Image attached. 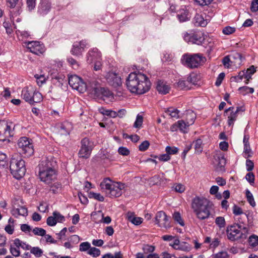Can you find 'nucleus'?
<instances>
[{
  "mask_svg": "<svg viewBox=\"0 0 258 258\" xmlns=\"http://www.w3.org/2000/svg\"><path fill=\"white\" fill-rule=\"evenodd\" d=\"M21 97L26 102L30 104L39 103L43 99L41 94L32 86L24 87L22 90Z\"/></svg>",
  "mask_w": 258,
  "mask_h": 258,
  "instance_id": "nucleus-6",
  "label": "nucleus"
},
{
  "mask_svg": "<svg viewBox=\"0 0 258 258\" xmlns=\"http://www.w3.org/2000/svg\"><path fill=\"white\" fill-rule=\"evenodd\" d=\"M55 165L56 162L52 159H46L41 161L39 164L38 176L41 181L49 185L56 179Z\"/></svg>",
  "mask_w": 258,
  "mask_h": 258,
  "instance_id": "nucleus-3",
  "label": "nucleus"
},
{
  "mask_svg": "<svg viewBox=\"0 0 258 258\" xmlns=\"http://www.w3.org/2000/svg\"><path fill=\"white\" fill-rule=\"evenodd\" d=\"M190 249V247L189 244L186 242L180 243L179 246L177 248V250H181L184 251H188Z\"/></svg>",
  "mask_w": 258,
  "mask_h": 258,
  "instance_id": "nucleus-50",
  "label": "nucleus"
},
{
  "mask_svg": "<svg viewBox=\"0 0 258 258\" xmlns=\"http://www.w3.org/2000/svg\"><path fill=\"white\" fill-rule=\"evenodd\" d=\"M118 152L120 155L127 156L130 154V150L126 147H120L118 148Z\"/></svg>",
  "mask_w": 258,
  "mask_h": 258,
  "instance_id": "nucleus-59",
  "label": "nucleus"
},
{
  "mask_svg": "<svg viewBox=\"0 0 258 258\" xmlns=\"http://www.w3.org/2000/svg\"><path fill=\"white\" fill-rule=\"evenodd\" d=\"M88 253L94 257H97L100 254V250L96 247H90Z\"/></svg>",
  "mask_w": 258,
  "mask_h": 258,
  "instance_id": "nucleus-47",
  "label": "nucleus"
},
{
  "mask_svg": "<svg viewBox=\"0 0 258 258\" xmlns=\"http://www.w3.org/2000/svg\"><path fill=\"white\" fill-rule=\"evenodd\" d=\"M10 169L13 177L16 178V159L13 157L10 162Z\"/></svg>",
  "mask_w": 258,
  "mask_h": 258,
  "instance_id": "nucleus-32",
  "label": "nucleus"
},
{
  "mask_svg": "<svg viewBox=\"0 0 258 258\" xmlns=\"http://www.w3.org/2000/svg\"><path fill=\"white\" fill-rule=\"evenodd\" d=\"M26 171L25 161L21 159L17 162V180L21 179Z\"/></svg>",
  "mask_w": 258,
  "mask_h": 258,
  "instance_id": "nucleus-23",
  "label": "nucleus"
},
{
  "mask_svg": "<svg viewBox=\"0 0 258 258\" xmlns=\"http://www.w3.org/2000/svg\"><path fill=\"white\" fill-rule=\"evenodd\" d=\"M155 223L160 227L166 229L171 227L169 218L165 213L163 211L157 213L155 217Z\"/></svg>",
  "mask_w": 258,
  "mask_h": 258,
  "instance_id": "nucleus-14",
  "label": "nucleus"
},
{
  "mask_svg": "<svg viewBox=\"0 0 258 258\" xmlns=\"http://www.w3.org/2000/svg\"><path fill=\"white\" fill-rule=\"evenodd\" d=\"M91 245L88 242H84L80 244L79 250L81 251H86L90 249Z\"/></svg>",
  "mask_w": 258,
  "mask_h": 258,
  "instance_id": "nucleus-48",
  "label": "nucleus"
},
{
  "mask_svg": "<svg viewBox=\"0 0 258 258\" xmlns=\"http://www.w3.org/2000/svg\"><path fill=\"white\" fill-rule=\"evenodd\" d=\"M177 123L178 125V128L181 132L184 133H187V127L189 126L187 125V123L185 122L182 120H180L177 121Z\"/></svg>",
  "mask_w": 258,
  "mask_h": 258,
  "instance_id": "nucleus-37",
  "label": "nucleus"
},
{
  "mask_svg": "<svg viewBox=\"0 0 258 258\" xmlns=\"http://www.w3.org/2000/svg\"><path fill=\"white\" fill-rule=\"evenodd\" d=\"M165 113L167 115L170 116L171 118H178L179 117V111L173 107H169L165 110Z\"/></svg>",
  "mask_w": 258,
  "mask_h": 258,
  "instance_id": "nucleus-28",
  "label": "nucleus"
},
{
  "mask_svg": "<svg viewBox=\"0 0 258 258\" xmlns=\"http://www.w3.org/2000/svg\"><path fill=\"white\" fill-rule=\"evenodd\" d=\"M150 145V143L148 141H145L142 142L139 146V150L141 151H145L148 149Z\"/></svg>",
  "mask_w": 258,
  "mask_h": 258,
  "instance_id": "nucleus-57",
  "label": "nucleus"
},
{
  "mask_svg": "<svg viewBox=\"0 0 258 258\" xmlns=\"http://www.w3.org/2000/svg\"><path fill=\"white\" fill-rule=\"evenodd\" d=\"M47 224L50 226H53L56 224V220L55 219L54 216H49L47 218L46 220Z\"/></svg>",
  "mask_w": 258,
  "mask_h": 258,
  "instance_id": "nucleus-61",
  "label": "nucleus"
},
{
  "mask_svg": "<svg viewBox=\"0 0 258 258\" xmlns=\"http://www.w3.org/2000/svg\"><path fill=\"white\" fill-rule=\"evenodd\" d=\"M234 109V107H230L225 111V115L228 116V123L229 125L233 124L237 118V113L239 110V107H237L235 111L233 110Z\"/></svg>",
  "mask_w": 258,
  "mask_h": 258,
  "instance_id": "nucleus-19",
  "label": "nucleus"
},
{
  "mask_svg": "<svg viewBox=\"0 0 258 258\" xmlns=\"http://www.w3.org/2000/svg\"><path fill=\"white\" fill-rule=\"evenodd\" d=\"M156 88L159 93L162 94H166L169 93L170 89V87L165 82L162 81L158 82Z\"/></svg>",
  "mask_w": 258,
  "mask_h": 258,
  "instance_id": "nucleus-26",
  "label": "nucleus"
},
{
  "mask_svg": "<svg viewBox=\"0 0 258 258\" xmlns=\"http://www.w3.org/2000/svg\"><path fill=\"white\" fill-rule=\"evenodd\" d=\"M195 152L198 154H200L203 151V142L201 139H198L193 142Z\"/></svg>",
  "mask_w": 258,
  "mask_h": 258,
  "instance_id": "nucleus-31",
  "label": "nucleus"
},
{
  "mask_svg": "<svg viewBox=\"0 0 258 258\" xmlns=\"http://www.w3.org/2000/svg\"><path fill=\"white\" fill-rule=\"evenodd\" d=\"M248 242L250 246H256L258 245V236L255 235L250 236L248 239Z\"/></svg>",
  "mask_w": 258,
  "mask_h": 258,
  "instance_id": "nucleus-41",
  "label": "nucleus"
},
{
  "mask_svg": "<svg viewBox=\"0 0 258 258\" xmlns=\"http://www.w3.org/2000/svg\"><path fill=\"white\" fill-rule=\"evenodd\" d=\"M250 10L252 12L258 11V0H253L251 4Z\"/></svg>",
  "mask_w": 258,
  "mask_h": 258,
  "instance_id": "nucleus-64",
  "label": "nucleus"
},
{
  "mask_svg": "<svg viewBox=\"0 0 258 258\" xmlns=\"http://www.w3.org/2000/svg\"><path fill=\"white\" fill-rule=\"evenodd\" d=\"M34 78L38 86H41L45 83L47 79L46 77L43 74H35Z\"/></svg>",
  "mask_w": 258,
  "mask_h": 258,
  "instance_id": "nucleus-33",
  "label": "nucleus"
},
{
  "mask_svg": "<svg viewBox=\"0 0 258 258\" xmlns=\"http://www.w3.org/2000/svg\"><path fill=\"white\" fill-rule=\"evenodd\" d=\"M17 214L23 216H26L28 215L27 209L23 206L17 208Z\"/></svg>",
  "mask_w": 258,
  "mask_h": 258,
  "instance_id": "nucleus-51",
  "label": "nucleus"
},
{
  "mask_svg": "<svg viewBox=\"0 0 258 258\" xmlns=\"http://www.w3.org/2000/svg\"><path fill=\"white\" fill-rule=\"evenodd\" d=\"M92 79L88 81L87 84L84 83L82 79L78 76L71 75L68 78V83L70 86L74 89L77 90L80 93H83L87 90H88V86L89 82Z\"/></svg>",
  "mask_w": 258,
  "mask_h": 258,
  "instance_id": "nucleus-9",
  "label": "nucleus"
},
{
  "mask_svg": "<svg viewBox=\"0 0 258 258\" xmlns=\"http://www.w3.org/2000/svg\"><path fill=\"white\" fill-rule=\"evenodd\" d=\"M88 91L106 103L112 101L114 99L113 93L108 89L101 87L99 82L95 79H92L89 82Z\"/></svg>",
  "mask_w": 258,
  "mask_h": 258,
  "instance_id": "nucleus-5",
  "label": "nucleus"
},
{
  "mask_svg": "<svg viewBox=\"0 0 258 258\" xmlns=\"http://www.w3.org/2000/svg\"><path fill=\"white\" fill-rule=\"evenodd\" d=\"M241 226L238 224H233L227 227L226 233L228 239L235 241L242 237L243 233L240 231Z\"/></svg>",
  "mask_w": 258,
  "mask_h": 258,
  "instance_id": "nucleus-11",
  "label": "nucleus"
},
{
  "mask_svg": "<svg viewBox=\"0 0 258 258\" xmlns=\"http://www.w3.org/2000/svg\"><path fill=\"white\" fill-rule=\"evenodd\" d=\"M190 17V15L187 10L181 9L177 12V18L181 23L189 21Z\"/></svg>",
  "mask_w": 258,
  "mask_h": 258,
  "instance_id": "nucleus-22",
  "label": "nucleus"
},
{
  "mask_svg": "<svg viewBox=\"0 0 258 258\" xmlns=\"http://www.w3.org/2000/svg\"><path fill=\"white\" fill-rule=\"evenodd\" d=\"M30 253L33 254L36 257H40L43 254V250L38 247H33L30 248Z\"/></svg>",
  "mask_w": 258,
  "mask_h": 258,
  "instance_id": "nucleus-38",
  "label": "nucleus"
},
{
  "mask_svg": "<svg viewBox=\"0 0 258 258\" xmlns=\"http://www.w3.org/2000/svg\"><path fill=\"white\" fill-rule=\"evenodd\" d=\"M17 144L18 146L17 151L24 157H28L33 154V146L28 138L25 137L21 138Z\"/></svg>",
  "mask_w": 258,
  "mask_h": 258,
  "instance_id": "nucleus-8",
  "label": "nucleus"
},
{
  "mask_svg": "<svg viewBox=\"0 0 258 258\" xmlns=\"http://www.w3.org/2000/svg\"><path fill=\"white\" fill-rule=\"evenodd\" d=\"M238 90L240 92V93L243 95H245L247 93L252 94L254 92V89L253 88L249 87L247 86H243L239 87Z\"/></svg>",
  "mask_w": 258,
  "mask_h": 258,
  "instance_id": "nucleus-36",
  "label": "nucleus"
},
{
  "mask_svg": "<svg viewBox=\"0 0 258 258\" xmlns=\"http://www.w3.org/2000/svg\"><path fill=\"white\" fill-rule=\"evenodd\" d=\"M183 37L185 41L197 45L202 44L205 40L203 34L201 32H195L192 33L185 32Z\"/></svg>",
  "mask_w": 258,
  "mask_h": 258,
  "instance_id": "nucleus-12",
  "label": "nucleus"
},
{
  "mask_svg": "<svg viewBox=\"0 0 258 258\" xmlns=\"http://www.w3.org/2000/svg\"><path fill=\"white\" fill-rule=\"evenodd\" d=\"M165 151L169 155H174L178 153V149L175 147L167 146Z\"/></svg>",
  "mask_w": 258,
  "mask_h": 258,
  "instance_id": "nucleus-46",
  "label": "nucleus"
},
{
  "mask_svg": "<svg viewBox=\"0 0 258 258\" xmlns=\"http://www.w3.org/2000/svg\"><path fill=\"white\" fill-rule=\"evenodd\" d=\"M58 133L62 136H67L69 135L71 131L73 128L72 124L68 121L62 123H59L56 125Z\"/></svg>",
  "mask_w": 258,
  "mask_h": 258,
  "instance_id": "nucleus-17",
  "label": "nucleus"
},
{
  "mask_svg": "<svg viewBox=\"0 0 258 258\" xmlns=\"http://www.w3.org/2000/svg\"><path fill=\"white\" fill-rule=\"evenodd\" d=\"M81 144V148L79 152V157L85 159L89 158L93 148V143L85 138L82 140Z\"/></svg>",
  "mask_w": 258,
  "mask_h": 258,
  "instance_id": "nucleus-10",
  "label": "nucleus"
},
{
  "mask_svg": "<svg viewBox=\"0 0 258 258\" xmlns=\"http://www.w3.org/2000/svg\"><path fill=\"white\" fill-rule=\"evenodd\" d=\"M175 190L179 193H182L185 190V187L180 183L174 184L173 186Z\"/></svg>",
  "mask_w": 258,
  "mask_h": 258,
  "instance_id": "nucleus-62",
  "label": "nucleus"
},
{
  "mask_svg": "<svg viewBox=\"0 0 258 258\" xmlns=\"http://www.w3.org/2000/svg\"><path fill=\"white\" fill-rule=\"evenodd\" d=\"M106 80L110 85L114 88L119 87L122 85L120 76L115 73H108L106 75Z\"/></svg>",
  "mask_w": 258,
  "mask_h": 258,
  "instance_id": "nucleus-16",
  "label": "nucleus"
},
{
  "mask_svg": "<svg viewBox=\"0 0 258 258\" xmlns=\"http://www.w3.org/2000/svg\"><path fill=\"white\" fill-rule=\"evenodd\" d=\"M61 188V184L58 182H55L50 186V191L53 194H56L60 191Z\"/></svg>",
  "mask_w": 258,
  "mask_h": 258,
  "instance_id": "nucleus-42",
  "label": "nucleus"
},
{
  "mask_svg": "<svg viewBox=\"0 0 258 258\" xmlns=\"http://www.w3.org/2000/svg\"><path fill=\"white\" fill-rule=\"evenodd\" d=\"M30 248L31 246L29 244L17 239V256L21 255L24 257H30V253L29 252L25 251L22 253V249L25 251L30 249Z\"/></svg>",
  "mask_w": 258,
  "mask_h": 258,
  "instance_id": "nucleus-18",
  "label": "nucleus"
},
{
  "mask_svg": "<svg viewBox=\"0 0 258 258\" xmlns=\"http://www.w3.org/2000/svg\"><path fill=\"white\" fill-rule=\"evenodd\" d=\"M191 208L198 219L203 220L208 219L214 211V204L204 198L196 197L192 199Z\"/></svg>",
  "mask_w": 258,
  "mask_h": 258,
  "instance_id": "nucleus-2",
  "label": "nucleus"
},
{
  "mask_svg": "<svg viewBox=\"0 0 258 258\" xmlns=\"http://www.w3.org/2000/svg\"><path fill=\"white\" fill-rule=\"evenodd\" d=\"M51 8V4L48 0H41L38 6V12L44 15L48 13Z\"/></svg>",
  "mask_w": 258,
  "mask_h": 258,
  "instance_id": "nucleus-21",
  "label": "nucleus"
},
{
  "mask_svg": "<svg viewBox=\"0 0 258 258\" xmlns=\"http://www.w3.org/2000/svg\"><path fill=\"white\" fill-rule=\"evenodd\" d=\"M173 218L177 223L180 224L181 226H183L184 223L182 220L181 215L179 212H174L173 214Z\"/></svg>",
  "mask_w": 258,
  "mask_h": 258,
  "instance_id": "nucleus-39",
  "label": "nucleus"
},
{
  "mask_svg": "<svg viewBox=\"0 0 258 258\" xmlns=\"http://www.w3.org/2000/svg\"><path fill=\"white\" fill-rule=\"evenodd\" d=\"M143 122V117L142 115L138 114L134 124V127L135 128H140L142 126Z\"/></svg>",
  "mask_w": 258,
  "mask_h": 258,
  "instance_id": "nucleus-40",
  "label": "nucleus"
},
{
  "mask_svg": "<svg viewBox=\"0 0 258 258\" xmlns=\"http://www.w3.org/2000/svg\"><path fill=\"white\" fill-rule=\"evenodd\" d=\"M192 82V76L190 75L187 78V81L182 79L179 80L175 84V87L179 89H188L189 83Z\"/></svg>",
  "mask_w": 258,
  "mask_h": 258,
  "instance_id": "nucleus-24",
  "label": "nucleus"
},
{
  "mask_svg": "<svg viewBox=\"0 0 258 258\" xmlns=\"http://www.w3.org/2000/svg\"><path fill=\"white\" fill-rule=\"evenodd\" d=\"M3 26L6 29V32L8 34L11 35L13 33V30L12 29L11 24L9 22L6 21L4 22L3 23Z\"/></svg>",
  "mask_w": 258,
  "mask_h": 258,
  "instance_id": "nucleus-60",
  "label": "nucleus"
},
{
  "mask_svg": "<svg viewBox=\"0 0 258 258\" xmlns=\"http://www.w3.org/2000/svg\"><path fill=\"white\" fill-rule=\"evenodd\" d=\"M89 197L94 198L100 202H103L104 200V198L101 194L94 192H90L89 194Z\"/></svg>",
  "mask_w": 258,
  "mask_h": 258,
  "instance_id": "nucleus-43",
  "label": "nucleus"
},
{
  "mask_svg": "<svg viewBox=\"0 0 258 258\" xmlns=\"http://www.w3.org/2000/svg\"><path fill=\"white\" fill-rule=\"evenodd\" d=\"M144 253H148L153 252L155 250V247L148 244L144 245L142 248Z\"/></svg>",
  "mask_w": 258,
  "mask_h": 258,
  "instance_id": "nucleus-52",
  "label": "nucleus"
},
{
  "mask_svg": "<svg viewBox=\"0 0 258 258\" xmlns=\"http://www.w3.org/2000/svg\"><path fill=\"white\" fill-rule=\"evenodd\" d=\"M206 60L205 57L200 53L183 54L181 58L182 64L190 69L198 68L202 61Z\"/></svg>",
  "mask_w": 258,
  "mask_h": 258,
  "instance_id": "nucleus-7",
  "label": "nucleus"
},
{
  "mask_svg": "<svg viewBox=\"0 0 258 258\" xmlns=\"http://www.w3.org/2000/svg\"><path fill=\"white\" fill-rule=\"evenodd\" d=\"M51 80L53 84L57 86H61L66 81L64 80L65 76L61 74H51Z\"/></svg>",
  "mask_w": 258,
  "mask_h": 258,
  "instance_id": "nucleus-25",
  "label": "nucleus"
},
{
  "mask_svg": "<svg viewBox=\"0 0 258 258\" xmlns=\"http://www.w3.org/2000/svg\"><path fill=\"white\" fill-rule=\"evenodd\" d=\"M247 181L251 184L253 185L254 182V175L252 172H248L245 176Z\"/></svg>",
  "mask_w": 258,
  "mask_h": 258,
  "instance_id": "nucleus-56",
  "label": "nucleus"
},
{
  "mask_svg": "<svg viewBox=\"0 0 258 258\" xmlns=\"http://www.w3.org/2000/svg\"><path fill=\"white\" fill-rule=\"evenodd\" d=\"M27 48L31 52L37 55L42 54L45 51L44 44L37 41L29 42L27 44Z\"/></svg>",
  "mask_w": 258,
  "mask_h": 258,
  "instance_id": "nucleus-13",
  "label": "nucleus"
},
{
  "mask_svg": "<svg viewBox=\"0 0 258 258\" xmlns=\"http://www.w3.org/2000/svg\"><path fill=\"white\" fill-rule=\"evenodd\" d=\"M32 231L36 235L43 236L46 234V231L42 228L35 227L33 229Z\"/></svg>",
  "mask_w": 258,
  "mask_h": 258,
  "instance_id": "nucleus-44",
  "label": "nucleus"
},
{
  "mask_svg": "<svg viewBox=\"0 0 258 258\" xmlns=\"http://www.w3.org/2000/svg\"><path fill=\"white\" fill-rule=\"evenodd\" d=\"M88 43L85 40L75 42L72 45L71 53L73 55L80 56L82 55Z\"/></svg>",
  "mask_w": 258,
  "mask_h": 258,
  "instance_id": "nucleus-15",
  "label": "nucleus"
},
{
  "mask_svg": "<svg viewBox=\"0 0 258 258\" xmlns=\"http://www.w3.org/2000/svg\"><path fill=\"white\" fill-rule=\"evenodd\" d=\"M228 254L226 251H220L214 255V258H228Z\"/></svg>",
  "mask_w": 258,
  "mask_h": 258,
  "instance_id": "nucleus-63",
  "label": "nucleus"
},
{
  "mask_svg": "<svg viewBox=\"0 0 258 258\" xmlns=\"http://www.w3.org/2000/svg\"><path fill=\"white\" fill-rule=\"evenodd\" d=\"M53 215L54 216L55 219L56 220V222H62L64 221V217L58 212H53Z\"/></svg>",
  "mask_w": 258,
  "mask_h": 258,
  "instance_id": "nucleus-54",
  "label": "nucleus"
},
{
  "mask_svg": "<svg viewBox=\"0 0 258 258\" xmlns=\"http://www.w3.org/2000/svg\"><path fill=\"white\" fill-rule=\"evenodd\" d=\"M101 189L110 197H119L125 188L124 183L114 182L109 178H105L100 183Z\"/></svg>",
  "mask_w": 258,
  "mask_h": 258,
  "instance_id": "nucleus-4",
  "label": "nucleus"
},
{
  "mask_svg": "<svg viewBox=\"0 0 258 258\" xmlns=\"http://www.w3.org/2000/svg\"><path fill=\"white\" fill-rule=\"evenodd\" d=\"M127 216L128 220L135 225H139L143 222L142 218L135 217L132 213H128Z\"/></svg>",
  "mask_w": 258,
  "mask_h": 258,
  "instance_id": "nucleus-30",
  "label": "nucleus"
},
{
  "mask_svg": "<svg viewBox=\"0 0 258 258\" xmlns=\"http://www.w3.org/2000/svg\"><path fill=\"white\" fill-rule=\"evenodd\" d=\"M215 223L220 229L223 228L226 226V222L223 217L219 216L215 219Z\"/></svg>",
  "mask_w": 258,
  "mask_h": 258,
  "instance_id": "nucleus-35",
  "label": "nucleus"
},
{
  "mask_svg": "<svg viewBox=\"0 0 258 258\" xmlns=\"http://www.w3.org/2000/svg\"><path fill=\"white\" fill-rule=\"evenodd\" d=\"M26 4L29 11L33 10L36 6V0H26Z\"/></svg>",
  "mask_w": 258,
  "mask_h": 258,
  "instance_id": "nucleus-58",
  "label": "nucleus"
},
{
  "mask_svg": "<svg viewBox=\"0 0 258 258\" xmlns=\"http://www.w3.org/2000/svg\"><path fill=\"white\" fill-rule=\"evenodd\" d=\"M235 31V27L226 26L223 29L222 32L225 35H230Z\"/></svg>",
  "mask_w": 258,
  "mask_h": 258,
  "instance_id": "nucleus-49",
  "label": "nucleus"
},
{
  "mask_svg": "<svg viewBox=\"0 0 258 258\" xmlns=\"http://www.w3.org/2000/svg\"><path fill=\"white\" fill-rule=\"evenodd\" d=\"M125 84L131 92L137 94H144L151 87L148 77L139 72L131 73L126 79Z\"/></svg>",
  "mask_w": 258,
  "mask_h": 258,
  "instance_id": "nucleus-1",
  "label": "nucleus"
},
{
  "mask_svg": "<svg viewBox=\"0 0 258 258\" xmlns=\"http://www.w3.org/2000/svg\"><path fill=\"white\" fill-rule=\"evenodd\" d=\"M11 218L9 220V224H8L5 228V231L9 234H12L14 231V228L13 225H11Z\"/></svg>",
  "mask_w": 258,
  "mask_h": 258,
  "instance_id": "nucleus-55",
  "label": "nucleus"
},
{
  "mask_svg": "<svg viewBox=\"0 0 258 258\" xmlns=\"http://www.w3.org/2000/svg\"><path fill=\"white\" fill-rule=\"evenodd\" d=\"M194 23L197 26L205 27L207 24V20L204 19L203 15L197 14L194 18Z\"/></svg>",
  "mask_w": 258,
  "mask_h": 258,
  "instance_id": "nucleus-27",
  "label": "nucleus"
},
{
  "mask_svg": "<svg viewBox=\"0 0 258 258\" xmlns=\"http://www.w3.org/2000/svg\"><path fill=\"white\" fill-rule=\"evenodd\" d=\"M7 156L5 154L0 152V167H4L7 164Z\"/></svg>",
  "mask_w": 258,
  "mask_h": 258,
  "instance_id": "nucleus-53",
  "label": "nucleus"
},
{
  "mask_svg": "<svg viewBox=\"0 0 258 258\" xmlns=\"http://www.w3.org/2000/svg\"><path fill=\"white\" fill-rule=\"evenodd\" d=\"M101 53L96 48L90 49L87 54V60L88 63H91L95 60L101 59Z\"/></svg>",
  "mask_w": 258,
  "mask_h": 258,
  "instance_id": "nucleus-20",
  "label": "nucleus"
},
{
  "mask_svg": "<svg viewBox=\"0 0 258 258\" xmlns=\"http://www.w3.org/2000/svg\"><path fill=\"white\" fill-rule=\"evenodd\" d=\"M244 75L245 70H243L239 72L237 76L232 77L231 79H233V81L236 82H240L243 78H244Z\"/></svg>",
  "mask_w": 258,
  "mask_h": 258,
  "instance_id": "nucleus-45",
  "label": "nucleus"
},
{
  "mask_svg": "<svg viewBox=\"0 0 258 258\" xmlns=\"http://www.w3.org/2000/svg\"><path fill=\"white\" fill-rule=\"evenodd\" d=\"M246 197L247 201L249 204L253 207H255L256 204L254 200L252 194L248 189H246L245 191Z\"/></svg>",
  "mask_w": 258,
  "mask_h": 258,
  "instance_id": "nucleus-34",
  "label": "nucleus"
},
{
  "mask_svg": "<svg viewBox=\"0 0 258 258\" xmlns=\"http://www.w3.org/2000/svg\"><path fill=\"white\" fill-rule=\"evenodd\" d=\"M196 118V115L192 111H188L186 114V122L187 123V125L192 124Z\"/></svg>",
  "mask_w": 258,
  "mask_h": 258,
  "instance_id": "nucleus-29",
  "label": "nucleus"
}]
</instances>
